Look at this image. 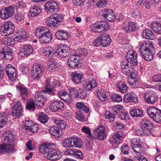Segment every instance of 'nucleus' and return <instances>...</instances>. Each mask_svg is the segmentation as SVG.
<instances>
[{
    "mask_svg": "<svg viewBox=\"0 0 161 161\" xmlns=\"http://www.w3.org/2000/svg\"><path fill=\"white\" fill-rule=\"evenodd\" d=\"M53 35L51 31L49 30L44 34L39 39L43 44H48L52 40Z\"/></svg>",
    "mask_w": 161,
    "mask_h": 161,
    "instance_id": "28",
    "label": "nucleus"
},
{
    "mask_svg": "<svg viewBox=\"0 0 161 161\" xmlns=\"http://www.w3.org/2000/svg\"><path fill=\"white\" fill-rule=\"evenodd\" d=\"M54 48L51 46H47L44 47L42 50V53L46 56H48L52 54V55H54Z\"/></svg>",
    "mask_w": 161,
    "mask_h": 161,
    "instance_id": "42",
    "label": "nucleus"
},
{
    "mask_svg": "<svg viewBox=\"0 0 161 161\" xmlns=\"http://www.w3.org/2000/svg\"><path fill=\"white\" fill-rule=\"evenodd\" d=\"M24 125L22 126V128L28 131L34 123L32 120L29 119L25 120L24 121Z\"/></svg>",
    "mask_w": 161,
    "mask_h": 161,
    "instance_id": "50",
    "label": "nucleus"
},
{
    "mask_svg": "<svg viewBox=\"0 0 161 161\" xmlns=\"http://www.w3.org/2000/svg\"><path fill=\"white\" fill-rule=\"evenodd\" d=\"M103 117L107 121L109 122L113 121L115 118L114 115L109 111L105 112Z\"/></svg>",
    "mask_w": 161,
    "mask_h": 161,
    "instance_id": "49",
    "label": "nucleus"
},
{
    "mask_svg": "<svg viewBox=\"0 0 161 161\" xmlns=\"http://www.w3.org/2000/svg\"><path fill=\"white\" fill-rule=\"evenodd\" d=\"M3 135L4 142L3 144L0 145V154L12 152L14 148V143L13 141L15 135L9 130L4 131Z\"/></svg>",
    "mask_w": 161,
    "mask_h": 161,
    "instance_id": "2",
    "label": "nucleus"
},
{
    "mask_svg": "<svg viewBox=\"0 0 161 161\" xmlns=\"http://www.w3.org/2000/svg\"><path fill=\"white\" fill-rule=\"evenodd\" d=\"M72 80L76 84L80 83L82 82L83 75L82 73L75 71L72 73Z\"/></svg>",
    "mask_w": 161,
    "mask_h": 161,
    "instance_id": "31",
    "label": "nucleus"
},
{
    "mask_svg": "<svg viewBox=\"0 0 161 161\" xmlns=\"http://www.w3.org/2000/svg\"><path fill=\"white\" fill-rule=\"evenodd\" d=\"M109 25L107 23L98 22L95 23L91 26L92 31L96 33H102L103 31H105L109 29Z\"/></svg>",
    "mask_w": 161,
    "mask_h": 161,
    "instance_id": "12",
    "label": "nucleus"
},
{
    "mask_svg": "<svg viewBox=\"0 0 161 161\" xmlns=\"http://www.w3.org/2000/svg\"><path fill=\"white\" fill-rule=\"evenodd\" d=\"M50 133L53 136H56L59 134L60 131L58 127L53 126L50 127L49 129Z\"/></svg>",
    "mask_w": 161,
    "mask_h": 161,
    "instance_id": "58",
    "label": "nucleus"
},
{
    "mask_svg": "<svg viewBox=\"0 0 161 161\" xmlns=\"http://www.w3.org/2000/svg\"><path fill=\"white\" fill-rule=\"evenodd\" d=\"M48 68L49 70H53L55 69L56 67V63L53 61L49 60L47 63Z\"/></svg>",
    "mask_w": 161,
    "mask_h": 161,
    "instance_id": "60",
    "label": "nucleus"
},
{
    "mask_svg": "<svg viewBox=\"0 0 161 161\" xmlns=\"http://www.w3.org/2000/svg\"><path fill=\"white\" fill-rule=\"evenodd\" d=\"M140 45V53L143 58L147 61L152 60L155 49L152 42L149 41H144L141 42Z\"/></svg>",
    "mask_w": 161,
    "mask_h": 161,
    "instance_id": "3",
    "label": "nucleus"
},
{
    "mask_svg": "<svg viewBox=\"0 0 161 161\" xmlns=\"http://www.w3.org/2000/svg\"><path fill=\"white\" fill-rule=\"evenodd\" d=\"M147 112L149 117L157 123L161 122V110L153 106L148 107Z\"/></svg>",
    "mask_w": 161,
    "mask_h": 161,
    "instance_id": "7",
    "label": "nucleus"
},
{
    "mask_svg": "<svg viewBox=\"0 0 161 161\" xmlns=\"http://www.w3.org/2000/svg\"><path fill=\"white\" fill-rule=\"evenodd\" d=\"M73 155L75 157V158L78 159H83V154L81 152L79 151L78 150H74Z\"/></svg>",
    "mask_w": 161,
    "mask_h": 161,
    "instance_id": "63",
    "label": "nucleus"
},
{
    "mask_svg": "<svg viewBox=\"0 0 161 161\" xmlns=\"http://www.w3.org/2000/svg\"><path fill=\"white\" fill-rule=\"evenodd\" d=\"M2 43L4 45L12 46L14 44V41L13 38L8 37L3 38L2 41Z\"/></svg>",
    "mask_w": 161,
    "mask_h": 161,
    "instance_id": "46",
    "label": "nucleus"
},
{
    "mask_svg": "<svg viewBox=\"0 0 161 161\" xmlns=\"http://www.w3.org/2000/svg\"><path fill=\"white\" fill-rule=\"evenodd\" d=\"M14 14V8L10 6L2 8L0 11V17L3 19L6 20L12 16Z\"/></svg>",
    "mask_w": 161,
    "mask_h": 161,
    "instance_id": "11",
    "label": "nucleus"
},
{
    "mask_svg": "<svg viewBox=\"0 0 161 161\" xmlns=\"http://www.w3.org/2000/svg\"><path fill=\"white\" fill-rule=\"evenodd\" d=\"M64 104L60 101H55L51 103L49 105V108L53 111L56 112L62 110L64 108Z\"/></svg>",
    "mask_w": 161,
    "mask_h": 161,
    "instance_id": "25",
    "label": "nucleus"
},
{
    "mask_svg": "<svg viewBox=\"0 0 161 161\" xmlns=\"http://www.w3.org/2000/svg\"><path fill=\"white\" fill-rule=\"evenodd\" d=\"M130 65L126 61H123L121 63L120 67L121 69V72L123 75L126 76L128 78L131 76L133 77L135 76V73L134 71L131 67Z\"/></svg>",
    "mask_w": 161,
    "mask_h": 161,
    "instance_id": "8",
    "label": "nucleus"
},
{
    "mask_svg": "<svg viewBox=\"0 0 161 161\" xmlns=\"http://www.w3.org/2000/svg\"><path fill=\"white\" fill-rule=\"evenodd\" d=\"M79 63V57L77 56L75 54L70 56L68 58V65L71 68H78Z\"/></svg>",
    "mask_w": 161,
    "mask_h": 161,
    "instance_id": "24",
    "label": "nucleus"
},
{
    "mask_svg": "<svg viewBox=\"0 0 161 161\" xmlns=\"http://www.w3.org/2000/svg\"><path fill=\"white\" fill-rule=\"evenodd\" d=\"M124 136L123 133L120 131L111 135L108 138V141L112 145H118L121 143L122 138Z\"/></svg>",
    "mask_w": 161,
    "mask_h": 161,
    "instance_id": "13",
    "label": "nucleus"
},
{
    "mask_svg": "<svg viewBox=\"0 0 161 161\" xmlns=\"http://www.w3.org/2000/svg\"><path fill=\"white\" fill-rule=\"evenodd\" d=\"M73 137L65 139L62 142L63 146L65 147H73Z\"/></svg>",
    "mask_w": 161,
    "mask_h": 161,
    "instance_id": "43",
    "label": "nucleus"
},
{
    "mask_svg": "<svg viewBox=\"0 0 161 161\" xmlns=\"http://www.w3.org/2000/svg\"><path fill=\"white\" fill-rule=\"evenodd\" d=\"M73 147L80 148L83 145L82 140L78 137H73Z\"/></svg>",
    "mask_w": 161,
    "mask_h": 161,
    "instance_id": "40",
    "label": "nucleus"
},
{
    "mask_svg": "<svg viewBox=\"0 0 161 161\" xmlns=\"http://www.w3.org/2000/svg\"><path fill=\"white\" fill-rule=\"evenodd\" d=\"M45 93L42 92H37L35 94L34 98L35 104L38 107L43 106L44 101L46 98Z\"/></svg>",
    "mask_w": 161,
    "mask_h": 161,
    "instance_id": "22",
    "label": "nucleus"
},
{
    "mask_svg": "<svg viewBox=\"0 0 161 161\" xmlns=\"http://www.w3.org/2000/svg\"><path fill=\"white\" fill-rule=\"evenodd\" d=\"M70 50V48L67 45H62L54 53V55H58L61 58H66L69 55Z\"/></svg>",
    "mask_w": 161,
    "mask_h": 161,
    "instance_id": "15",
    "label": "nucleus"
},
{
    "mask_svg": "<svg viewBox=\"0 0 161 161\" xmlns=\"http://www.w3.org/2000/svg\"><path fill=\"white\" fill-rule=\"evenodd\" d=\"M48 29L44 27H41L36 29L35 32V36L40 39Z\"/></svg>",
    "mask_w": 161,
    "mask_h": 161,
    "instance_id": "35",
    "label": "nucleus"
},
{
    "mask_svg": "<svg viewBox=\"0 0 161 161\" xmlns=\"http://www.w3.org/2000/svg\"><path fill=\"white\" fill-rule=\"evenodd\" d=\"M83 85L86 90L91 91L93 88L97 86V84L95 80L88 79L86 80Z\"/></svg>",
    "mask_w": 161,
    "mask_h": 161,
    "instance_id": "30",
    "label": "nucleus"
},
{
    "mask_svg": "<svg viewBox=\"0 0 161 161\" xmlns=\"http://www.w3.org/2000/svg\"><path fill=\"white\" fill-rule=\"evenodd\" d=\"M39 115L38 119L42 123L45 124L47 122L49 118L45 113L41 112Z\"/></svg>",
    "mask_w": 161,
    "mask_h": 161,
    "instance_id": "48",
    "label": "nucleus"
},
{
    "mask_svg": "<svg viewBox=\"0 0 161 161\" xmlns=\"http://www.w3.org/2000/svg\"><path fill=\"white\" fill-rule=\"evenodd\" d=\"M128 83L133 87L136 88L138 86V82L136 79V76L135 74V76L133 77L131 76L128 78Z\"/></svg>",
    "mask_w": 161,
    "mask_h": 161,
    "instance_id": "44",
    "label": "nucleus"
},
{
    "mask_svg": "<svg viewBox=\"0 0 161 161\" xmlns=\"http://www.w3.org/2000/svg\"><path fill=\"white\" fill-rule=\"evenodd\" d=\"M112 110L113 112L117 114H119L120 112H122L123 109L122 106L120 105H117L112 107Z\"/></svg>",
    "mask_w": 161,
    "mask_h": 161,
    "instance_id": "56",
    "label": "nucleus"
},
{
    "mask_svg": "<svg viewBox=\"0 0 161 161\" xmlns=\"http://www.w3.org/2000/svg\"><path fill=\"white\" fill-rule=\"evenodd\" d=\"M12 51L8 47H5L2 49L0 51V56L3 58L10 60L12 58Z\"/></svg>",
    "mask_w": 161,
    "mask_h": 161,
    "instance_id": "23",
    "label": "nucleus"
},
{
    "mask_svg": "<svg viewBox=\"0 0 161 161\" xmlns=\"http://www.w3.org/2000/svg\"><path fill=\"white\" fill-rule=\"evenodd\" d=\"M143 37L147 39L153 40L155 38V36L151 30L146 29L143 31Z\"/></svg>",
    "mask_w": 161,
    "mask_h": 161,
    "instance_id": "37",
    "label": "nucleus"
},
{
    "mask_svg": "<svg viewBox=\"0 0 161 161\" xmlns=\"http://www.w3.org/2000/svg\"><path fill=\"white\" fill-rule=\"evenodd\" d=\"M30 13L32 17L37 16L42 12L41 8L37 6H33L30 9Z\"/></svg>",
    "mask_w": 161,
    "mask_h": 161,
    "instance_id": "41",
    "label": "nucleus"
},
{
    "mask_svg": "<svg viewBox=\"0 0 161 161\" xmlns=\"http://www.w3.org/2000/svg\"><path fill=\"white\" fill-rule=\"evenodd\" d=\"M136 27V24L133 22H126L123 24L122 29L126 32L134 31Z\"/></svg>",
    "mask_w": 161,
    "mask_h": 161,
    "instance_id": "27",
    "label": "nucleus"
},
{
    "mask_svg": "<svg viewBox=\"0 0 161 161\" xmlns=\"http://www.w3.org/2000/svg\"><path fill=\"white\" fill-rule=\"evenodd\" d=\"M18 33L19 34L16 38L19 40H20L21 39H25L27 37V35L25 31H19Z\"/></svg>",
    "mask_w": 161,
    "mask_h": 161,
    "instance_id": "64",
    "label": "nucleus"
},
{
    "mask_svg": "<svg viewBox=\"0 0 161 161\" xmlns=\"http://www.w3.org/2000/svg\"><path fill=\"white\" fill-rule=\"evenodd\" d=\"M8 115L5 112H3L0 113V128L3 127L4 125L8 123Z\"/></svg>",
    "mask_w": 161,
    "mask_h": 161,
    "instance_id": "34",
    "label": "nucleus"
},
{
    "mask_svg": "<svg viewBox=\"0 0 161 161\" xmlns=\"http://www.w3.org/2000/svg\"><path fill=\"white\" fill-rule=\"evenodd\" d=\"M150 27L155 33L161 34V24L160 23L153 22L151 23Z\"/></svg>",
    "mask_w": 161,
    "mask_h": 161,
    "instance_id": "38",
    "label": "nucleus"
},
{
    "mask_svg": "<svg viewBox=\"0 0 161 161\" xmlns=\"http://www.w3.org/2000/svg\"><path fill=\"white\" fill-rule=\"evenodd\" d=\"M137 54L136 52L133 50L128 52L125 56L126 59L124 61H126L130 65H136L137 64Z\"/></svg>",
    "mask_w": 161,
    "mask_h": 161,
    "instance_id": "16",
    "label": "nucleus"
},
{
    "mask_svg": "<svg viewBox=\"0 0 161 161\" xmlns=\"http://www.w3.org/2000/svg\"><path fill=\"white\" fill-rule=\"evenodd\" d=\"M56 94H57L58 97L61 99L63 100L64 97H66V96H68V94L69 93L66 91L64 90H61L59 91L58 92L56 91Z\"/></svg>",
    "mask_w": 161,
    "mask_h": 161,
    "instance_id": "54",
    "label": "nucleus"
},
{
    "mask_svg": "<svg viewBox=\"0 0 161 161\" xmlns=\"http://www.w3.org/2000/svg\"><path fill=\"white\" fill-rule=\"evenodd\" d=\"M111 99L114 102H119L122 101V97L119 94L115 93L111 96Z\"/></svg>",
    "mask_w": 161,
    "mask_h": 161,
    "instance_id": "59",
    "label": "nucleus"
},
{
    "mask_svg": "<svg viewBox=\"0 0 161 161\" xmlns=\"http://www.w3.org/2000/svg\"><path fill=\"white\" fill-rule=\"evenodd\" d=\"M141 125L142 127L135 130L134 132L135 135L147 136L152 134L153 125L151 122L147 119H145L142 120Z\"/></svg>",
    "mask_w": 161,
    "mask_h": 161,
    "instance_id": "5",
    "label": "nucleus"
},
{
    "mask_svg": "<svg viewBox=\"0 0 161 161\" xmlns=\"http://www.w3.org/2000/svg\"><path fill=\"white\" fill-rule=\"evenodd\" d=\"M33 50V48L31 45L25 44L23 46L22 50L19 54L22 57H27L32 53Z\"/></svg>",
    "mask_w": 161,
    "mask_h": 161,
    "instance_id": "26",
    "label": "nucleus"
},
{
    "mask_svg": "<svg viewBox=\"0 0 161 161\" xmlns=\"http://www.w3.org/2000/svg\"><path fill=\"white\" fill-rule=\"evenodd\" d=\"M12 107L13 109L12 115L13 117L14 118H16L20 116L22 112L23 108L20 102L15 101Z\"/></svg>",
    "mask_w": 161,
    "mask_h": 161,
    "instance_id": "17",
    "label": "nucleus"
},
{
    "mask_svg": "<svg viewBox=\"0 0 161 161\" xmlns=\"http://www.w3.org/2000/svg\"><path fill=\"white\" fill-rule=\"evenodd\" d=\"M63 20V17L58 14H55L49 17L46 21V24L50 27H57Z\"/></svg>",
    "mask_w": 161,
    "mask_h": 161,
    "instance_id": "9",
    "label": "nucleus"
},
{
    "mask_svg": "<svg viewBox=\"0 0 161 161\" xmlns=\"http://www.w3.org/2000/svg\"><path fill=\"white\" fill-rule=\"evenodd\" d=\"M142 142L138 138H134L131 142V147L133 149L135 153L139 154L135 156V160H138L139 161L141 160V161H148L146 158L141 154L144 151V148L142 146Z\"/></svg>",
    "mask_w": 161,
    "mask_h": 161,
    "instance_id": "4",
    "label": "nucleus"
},
{
    "mask_svg": "<svg viewBox=\"0 0 161 161\" xmlns=\"http://www.w3.org/2000/svg\"><path fill=\"white\" fill-rule=\"evenodd\" d=\"M111 39L109 35L103 34L99 36L94 41L93 45L95 47L101 46L105 47L108 46L111 42Z\"/></svg>",
    "mask_w": 161,
    "mask_h": 161,
    "instance_id": "6",
    "label": "nucleus"
},
{
    "mask_svg": "<svg viewBox=\"0 0 161 161\" xmlns=\"http://www.w3.org/2000/svg\"><path fill=\"white\" fill-rule=\"evenodd\" d=\"M76 107L77 108L80 109V111L82 110L86 113H87L89 111V108L86 107L82 102L77 103L76 104Z\"/></svg>",
    "mask_w": 161,
    "mask_h": 161,
    "instance_id": "57",
    "label": "nucleus"
},
{
    "mask_svg": "<svg viewBox=\"0 0 161 161\" xmlns=\"http://www.w3.org/2000/svg\"><path fill=\"white\" fill-rule=\"evenodd\" d=\"M4 69L9 80L14 81L17 78V74L16 69L12 65L9 64L6 65H4Z\"/></svg>",
    "mask_w": 161,
    "mask_h": 161,
    "instance_id": "14",
    "label": "nucleus"
},
{
    "mask_svg": "<svg viewBox=\"0 0 161 161\" xmlns=\"http://www.w3.org/2000/svg\"><path fill=\"white\" fill-rule=\"evenodd\" d=\"M55 35L58 39L61 40H66L68 39L70 34L64 30H60L56 32Z\"/></svg>",
    "mask_w": 161,
    "mask_h": 161,
    "instance_id": "32",
    "label": "nucleus"
},
{
    "mask_svg": "<svg viewBox=\"0 0 161 161\" xmlns=\"http://www.w3.org/2000/svg\"><path fill=\"white\" fill-rule=\"evenodd\" d=\"M146 102L148 103L154 104L158 100L157 95L155 93L147 92L144 95Z\"/></svg>",
    "mask_w": 161,
    "mask_h": 161,
    "instance_id": "19",
    "label": "nucleus"
},
{
    "mask_svg": "<svg viewBox=\"0 0 161 161\" xmlns=\"http://www.w3.org/2000/svg\"><path fill=\"white\" fill-rule=\"evenodd\" d=\"M56 144L53 143L43 144L39 148L42 153H47L46 157L50 160H57L62 157V153L55 149Z\"/></svg>",
    "mask_w": 161,
    "mask_h": 161,
    "instance_id": "1",
    "label": "nucleus"
},
{
    "mask_svg": "<svg viewBox=\"0 0 161 161\" xmlns=\"http://www.w3.org/2000/svg\"><path fill=\"white\" fill-rule=\"evenodd\" d=\"M58 8V3L54 0L48 1L46 2L44 5L45 9L47 12H52Z\"/></svg>",
    "mask_w": 161,
    "mask_h": 161,
    "instance_id": "21",
    "label": "nucleus"
},
{
    "mask_svg": "<svg viewBox=\"0 0 161 161\" xmlns=\"http://www.w3.org/2000/svg\"><path fill=\"white\" fill-rule=\"evenodd\" d=\"M54 122L57 125L58 128L61 130L64 129L67 125L66 122L62 120L56 119L55 120Z\"/></svg>",
    "mask_w": 161,
    "mask_h": 161,
    "instance_id": "52",
    "label": "nucleus"
},
{
    "mask_svg": "<svg viewBox=\"0 0 161 161\" xmlns=\"http://www.w3.org/2000/svg\"><path fill=\"white\" fill-rule=\"evenodd\" d=\"M103 16L109 21L112 22L115 18L114 13L112 9H104Z\"/></svg>",
    "mask_w": 161,
    "mask_h": 161,
    "instance_id": "29",
    "label": "nucleus"
},
{
    "mask_svg": "<svg viewBox=\"0 0 161 161\" xmlns=\"http://www.w3.org/2000/svg\"><path fill=\"white\" fill-rule=\"evenodd\" d=\"M42 71L39 68H36V67H33L32 70L31 77L33 79L38 80L42 76Z\"/></svg>",
    "mask_w": 161,
    "mask_h": 161,
    "instance_id": "33",
    "label": "nucleus"
},
{
    "mask_svg": "<svg viewBox=\"0 0 161 161\" xmlns=\"http://www.w3.org/2000/svg\"><path fill=\"white\" fill-rule=\"evenodd\" d=\"M130 113L132 117H141L143 115V111L140 108H132L131 110Z\"/></svg>",
    "mask_w": 161,
    "mask_h": 161,
    "instance_id": "36",
    "label": "nucleus"
},
{
    "mask_svg": "<svg viewBox=\"0 0 161 161\" xmlns=\"http://www.w3.org/2000/svg\"><path fill=\"white\" fill-rule=\"evenodd\" d=\"M35 104L33 100L31 99L28 101L26 106V108L29 110L32 109L34 110L35 108Z\"/></svg>",
    "mask_w": 161,
    "mask_h": 161,
    "instance_id": "61",
    "label": "nucleus"
},
{
    "mask_svg": "<svg viewBox=\"0 0 161 161\" xmlns=\"http://www.w3.org/2000/svg\"><path fill=\"white\" fill-rule=\"evenodd\" d=\"M53 80L52 77L46 80L45 85L46 89L42 92L44 93H47L48 94L54 96L56 95V91L53 88L52 82H51Z\"/></svg>",
    "mask_w": 161,
    "mask_h": 161,
    "instance_id": "18",
    "label": "nucleus"
},
{
    "mask_svg": "<svg viewBox=\"0 0 161 161\" xmlns=\"http://www.w3.org/2000/svg\"><path fill=\"white\" fill-rule=\"evenodd\" d=\"M93 132L97 138L99 140H103L106 136L105 128L102 126L95 129Z\"/></svg>",
    "mask_w": 161,
    "mask_h": 161,
    "instance_id": "20",
    "label": "nucleus"
},
{
    "mask_svg": "<svg viewBox=\"0 0 161 161\" xmlns=\"http://www.w3.org/2000/svg\"><path fill=\"white\" fill-rule=\"evenodd\" d=\"M19 89L20 91V94L23 100H25L28 98V91L27 89L23 86H20Z\"/></svg>",
    "mask_w": 161,
    "mask_h": 161,
    "instance_id": "51",
    "label": "nucleus"
},
{
    "mask_svg": "<svg viewBox=\"0 0 161 161\" xmlns=\"http://www.w3.org/2000/svg\"><path fill=\"white\" fill-rule=\"evenodd\" d=\"M88 51L87 49L85 48H79L76 51V55L80 58V56L86 57L88 53Z\"/></svg>",
    "mask_w": 161,
    "mask_h": 161,
    "instance_id": "45",
    "label": "nucleus"
},
{
    "mask_svg": "<svg viewBox=\"0 0 161 161\" xmlns=\"http://www.w3.org/2000/svg\"><path fill=\"white\" fill-rule=\"evenodd\" d=\"M94 4L99 8H102L105 6L106 2L104 0H92Z\"/></svg>",
    "mask_w": 161,
    "mask_h": 161,
    "instance_id": "55",
    "label": "nucleus"
},
{
    "mask_svg": "<svg viewBox=\"0 0 161 161\" xmlns=\"http://www.w3.org/2000/svg\"><path fill=\"white\" fill-rule=\"evenodd\" d=\"M124 100L125 103L136 102L138 101V99L135 96L127 94L124 95Z\"/></svg>",
    "mask_w": 161,
    "mask_h": 161,
    "instance_id": "39",
    "label": "nucleus"
},
{
    "mask_svg": "<svg viewBox=\"0 0 161 161\" xmlns=\"http://www.w3.org/2000/svg\"><path fill=\"white\" fill-rule=\"evenodd\" d=\"M117 86L120 92L124 93L126 92L128 87L125 83L122 82H120L117 84Z\"/></svg>",
    "mask_w": 161,
    "mask_h": 161,
    "instance_id": "47",
    "label": "nucleus"
},
{
    "mask_svg": "<svg viewBox=\"0 0 161 161\" xmlns=\"http://www.w3.org/2000/svg\"><path fill=\"white\" fill-rule=\"evenodd\" d=\"M15 29L14 24L10 21H6L2 26V35L3 36H7L12 34Z\"/></svg>",
    "mask_w": 161,
    "mask_h": 161,
    "instance_id": "10",
    "label": "nucleus"
},
{
    "mask_svg": "<svg viewBox=\"0 0 161 161\" xmlns=\"http://www.w3.org/2000/svg\"><path fill=\"white\" fill-rule=\"evenodd\" d=\"M77 93L78 94H77L76 97L82 99H85L87 96L86 91L82 90L79 89L78 92H77Z\"/></svg>",
    "mask_w": 161,
    "mask_h": 161,
    "instance_id": "62",
    "label": "nucleus"
},
{
    "mask_svg": "<svg viewBox=\"0 0 161 161\" xmlns=\"http://www.w3.org/2000/svg\"><path fill=\"white\" fill-rule=\"evenodd\" d=\"M97 95L99 99L103 102L106 100L107 96L104 92L102 90L97 91Z\"/></svg>",
    "mask_w": 161,
    "mask_h": 161,
    "instance_id": "53",
    "label": "nucleus"
}]
</instances>
